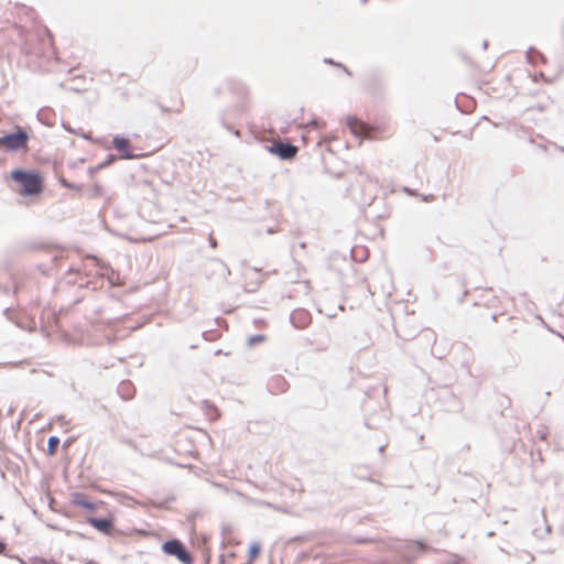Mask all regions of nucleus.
Wrapping results in <instances>:
<instances>
[{
  "label": "nucleus",
  "instance_id": "nucleus-24",
  "mask_svg": "<svg viewBox=\"0 0 564 564\" xmlns=\"http://www.w3.org/2000/svg\"><path fill=\"white\" fill-rule=\"evenodd\" d=\"M323 62H324L325 64H327V65H330V66H333V67H336V68L341 69V70H343L345 74H347L348 76H352L351 70H350V69H349L345 64H343V63H340V62H337V61H335V59H334V58H332V57H325V58L323 59Z\"/></svg>",
  "mask_w": 564,
  "mask_h": 564
},
{
  "label": "nucleus",
  "instance_id": "nucleus-11",
  "mask_svg": "<svg viewBox=\"0 0 564 564\" xmlns=\"http://www.w3.org/2000/svg\"><path fill=\"white\" fill-rule=\"evenodd\" d=\"M312 322L311 313L305 308H295L290 314V323L296 329L306 328Z\"/></svg>",
  "mask_w": 564,
  "mask_h": 564
},
{
  "label": "nucleus",
  "instance_id": "nucleus-31",
  "mask_svg": "<svg viewBox=\"0 0 564 564\" xmlns=\"http://www.w3.org/2000/svg\"><path fill=\"white\" fill-rule=\"evenodd\" d=\"M202 337L207 341H214L219 337V333L215 329L204 330Z\"/></svg>",
  "mask_w": 564,
  "mask_h": 564
},
{
  "label": "nucleus",
  "instance_id": "nucleus-20",
  "mask_svg": "<svg viewBox=\"0 0 564 564\" xmlns=\"http://www.w3.org/2000/svg\"><path fill=\"white\" fill-rule=\"evenodd\" d=\"M79 281V286L90 289L93 292H96L104 285L102 279L90 280L82 276Z\"/></svg>",
  "mask_w": 564,
  "mask_h": 564
},
{
  "label": "nucleus",
  "instance_id": "nucleus-26",
  "mask_svg": "<svg viewBox=\"0 0 564 564\" xmlns=\"http://www.w3.org/2000/svg\"><path fill=\"white\" fill-rule=\"evenodd\" d=\"M88 195L91 198H97L104 195V187L99 183H95L88 191Z\"/></svg>",
  "mask_w": 564,
  "mask_h": 564
},
{
  "label": "nucleus",
  "instance_id": "nucleus-41",
  "mask_svg": "<svg viewBox=\"0 0 564 564\" xmlns=\"http://www.w3.org/2000/svg\"><path fill=\"white\" fill-rule=\"evenodd\" d=\"M62 127H63V128H64V130H66L67 132H69V133H73V134H74L75 130H74L73 128H70L69 123H67V122L63 121V122H62Z\"/></svg>",
  "mask_w": 564,
  "mask_h": 564
},
{
  "label": "nucleus",
  "instance_id": "nucleus-57",
  "mask_svg": "<svg viewBox=\"0 0 564 564\" xmlns=\"http://www.w3.org/2000/svg\"><path fill=\"white\" fill-rule=\"evenodd\" d=\"M85 564H98V563L94 560H87Z\"/></svg>",
  "mask_w": 564,
  "mask_h": 564
},
{
  "label": "nucleus",
  "instance_id": "nucleus-14",
  "mask_svg": "<svg viewBox=\"0 0 564 564\" xmlns=\"http://www.w3.org/2000/svg\"><path fill=\"white\" fill-rule=\"evenodd\" d=\"M44 248L43 243L19 241L9 247V253L12 256L22 254L32 250Z\"/></svg>",
  "mask_w": 564,
  "mask_h": 564
},
{
  "label": "nucleus",
  "instance_id": "nucleus-17",
  "mask_svg": "<svg viewBox=\"0 0 564 564\" xmlns=\"http://www.w3.org/2000/svg\"><path fill=\"white\" fill-rule=\"evenodd\" d=\"M117 392L122 400L129 401V400L133 399V397L135 394V388H134V384L130 380H122L118 384Z\"/></svg>",
  "mask_w": 564,
  "mask_h": 564
},
{
  "label": "nucleus",
  "instance_id": "nucleus-29",
  "mask_svg": "<svg viewBox=\"0 0 564 564\" xmlns=\"http://www.w3.org/2000/svg\"><path fill=\"white\" fill-rule=\"evenodd\" d=\"M118 156L113 153H108L106 159L99 163V169H107L117 161Z\"/></svg>",
  "mask_w": 564,
  "mask_h": 564
},
{
  "label": "nucleus",
  "instance_id": "nucleus-30",
  "mask_svg": "<svg viewBox=\"0 0 564 564\" xmlns=\"http://www.w3.org/2000/svg\"><path fill=\"white\" fill-rule=\"evenodd\" d=\"M29 561L33 564H61L58 562H56L55 560H47L45 557H42V556H31L29 558Z\"/></svg>",
  "mask_w": 564,
  "mask_h": 564
},
{
  "label": "nucleus",
  "instance_id": "nucleus-64",
  "mask_svg": "<svg viewBox=\"0 0 564 564\" xmlns=\"http://www.w3.org/2000/svg\"><path fill=\"white\" fill-rule=\"evenodd\" d=\"M219 94H220V89H216L215 95H219Z\"/></svg>",
  "mask_w": 564,
  "mask_h": 564
},
{
  "label": "nucleus",
  "instance_id": "nucleus-61",
  "mask_svg": "<svg viewBox=\"0 0 564 564\" xmlns=\"http://www.w3.org/2000/svg\"><path fill=\"white\" fill-rule=\"evenodd\" d=\"M82 301H83V299H82V297H79V299H77V300L74 302V304H78V303H79V302H82Z\"/></svg>",
  "mask_w": 564,
  "mask_h": 564
},
{
  "label": "nucleus",
  "instance_id": "nucleus-51",
  "mask_svg": "<svg viewBox=\"0 0 564 564\" xmlns=\"http://www.w3.org/2000/svg\"><path fill=\"white\" fill-rule=\"evenodd\" d=\"M100 269L102 270V272H101L100 274H104V273H105V271H107V270H109V269H110V265H109V264H102V265L100 267Z\"/></svg>",
  "mask_w": 564,
  "mask_h": 564
},
{
  "label": "nucleus",
  "instance_id": "nucleus-1",
  "mask_svg": "<svg viewBox=\"0 0 564 564\" xmlns=\"http://www.w3.org/2000/svg\"><path fill=\"white\" fill-rule=\"evenodd\" d=\"M228 88L234 96L240 99V101L226 109H223L218 113V121L226 130L239 138V130L235 129L229 120L235 119L247 111L248 105L246 99L248 98L249 91L246 85L238 80H228Z\"/></svg>",
  "mask_w": 564,
  "mask_h": 564
},
{
  "label": "nucleus",
  "instance_id": "nucleus-5",
  "mask_svg": "<svg viewBox=\"0 0 564 564\" xmlns=\"http://www.w3.org/2000/svg\"><path fill=\"white\" fill-rule=\"evenodd\" d=\"M161 550L165 555L173 556L182 564H194V557L186 545L177 538L164 541Z\"/></svg>",
  "mask_w": 564,
  "mask_h": 564
},
{
  "label": "nucleus",
  "instance_id": "nucleus-56",
  "mask_svg": "<svg viewBox=\"0 0 564 564\" xmlns=\"http://www.w3.org/2000/svg\"><path fill=\"white\" fill-rule=\"evenodd\" d=\"M70 442H72V438H68L67 441H65L63 444V447L68 446L70 444Z\"/></svg>",
  "mask_w": 564,
  "mask_h": 564
},
{
  "label": "nucleus",
  "instance_id": "nucleus-62",
  "mask_svg": "<svg viewBox=\"0 0 564 564\" xmlns=\"http://www.w3.org/2000/svg\"><path fill=\"white\" fill-rule=\"evenodd\" d=\"M45 32L47 33V35H48L50 37H52V33H51V31H50V30H47V29H46V30H45Z\"/></svg>",
  "mask_w": 564,
  "mask_h": 564
},
{
  "label": "nucleus",
  "instance_id": "nucleus-9",
  "mask_svg": "<svg viewBox=\"0 0 564 564\" xmlns=\"http://www.w3.org/2000/svg\"><path fill=\"white\" fill-rule=\"evenodd\" d=\"M112 147L118 151L119 158L122 160L138 159L141 154H135L131 148L130 140L123 134L112 137Z\"/></svg>",
  "mask_w": 564,
  "mask_h": 564
},
{
  "label": "nucleus",
  "instance_id": "nucleus-32",
  "mask_svg": "<svg viewBox=\"0 0 564 564\" xmlns=\"http://www.w3.org/2000/svg\"><path fill=\"white\" fill-rule=\"evenodd\" d=\"M25 284L21 280H13L12 284V293L13 295H18L20 292L24 291Z\"/></svg>",
  "mask_w": 564,
  "mask_h": 564
},
{
  "label": "nucleus",
  "instance_id": "nucleus-8",
  "mask_svg": "<svg viewBox=\"0 0 564 564\" xmlns=\"http://www.w3.org/2000/svg\"><path fill=\"white\" fill-rule=\"evenodd\" d=\"M366 89L373 96H381L386 88V78L381 70H369L364 79Z\"/></svg>",
  "mask_w": 564,
  "mask_h": 564
},
{
  "label": "nucleus",
  "instance_id": "nucleus-3",
  "mask_svg": "<svg viewBox=\"0 0 564 564\" xmlns=\"http://www.w3.org/2000/svg\"><path fill=\"white\" fill-rule=\"evenodd\" d=\"M373 393H379V389L375 388L371 391H367V398L362 403V410L365 412V426L369 430H379L388 422L389 416L387 410L381 403H372Z\"/></svg>",
  "mask_w": 564,
  "mask_h": 564
},
{
  "label": "nucleus",
  "instance_id": "nucleus-36",
  "mask_svg": "<svg viewBox=\"0 0 564 564\" xmlns=\"http://www.w3.org/2000/svg\"><path fill=\"white\" fill-rule=\"evenodd\" d=\"M86 161L85 158H80L76 161H73V162H68L67 163V166L70 169V170H75L77 167H79V165H82L84 162Z\"/></svg>",
  "mask_w": 564,
  "mask_h": 564
},
{
  "label": "nucleus",
  "instance_id": "nucleus-16",
  "mask_svg": "<svg viewBox=\"0 0 564 564\" xmlns=\"http://www.w3.org/2000/svg\"><path fill=\"white\" fill-rule=\"evenodd\" d=\"M36 118L42 124L53 127L55 124L56 113L52 108L43 107L39 109Z\"/></svg>",
  "mask_w": 564,
  "mask_h": 564
},
{
  "label": "nucleus",
  "instance_id": "nucleus-6",
  "mask_svg": "<svg viewBox=\"0 0 564 564\" xmlns=\"http://www.w3.org/2000/svg\"><path fill=\"white\" fill-rule=\"evenodd\" d=\"M264 149L281 161H292L299 153V147L288 140H275L264 145Z\"/></svg>",
  "mask_w": 564,
  "mask_h": 564
},
{
  "label": "nucleus",
  "instance_id": "nucleus-4",
  "mask_svg": "<svg viewBox=\"0 0 564 564\" xmlns=\"http://www.w3.org/2000/svg\"><path fill=\"white\" fill-rule=\"evenodd\" d=\"M30 140V129L17 124L13 130L0 137V149L8 153L25 152L29 150Z\"/></svg>",
  "mask_w": 564,
  "mask_h": 564
},
{
  "label": "nucleus",
  "instance_id": "nucleus-60",
  "mask_svg": "<svg viewBox=\"0 0 564 564\" xmlns=\"http://www.w3.org/2000/svg\"><path fill=\"white\" fill-rule=\"evenodd\" d=\"M491 321H494V322L497 321V314H491Z\"/></svg>",
  "mask_w": 564,
  "mask_h": 564
},
{
  "label": "nucleus",
  "instance_id": "nucleus-44",
  "mask_svg": "<svg viewBox=\"0 0 564 564\" xmlns=\"http://www.w3.org/2000/svg\"><path fill=\"white\" fill-rule=\"evenodd\" d=\"M305 540H306V538L304 535H296L291 539V541H293V542H304Z\"/></svg>",
  "mask_w": 564,
  "mask_h": 564
},
{
  "label": "nucleus",
  "instance_id": "nucleus-53",
  "mask_svg": "<svg viewBox=\"0 0 564 564\" xmlns=\"http://www.w3.org/2000/svg\"><path fill=\"white\" fill-rule=\"evenodd\" d=\"M488 45H489L488 41H487V40H484V41H482V44H481L482 50H485V51H486V50L488 48Z\"/></svg>",
  "mask_w": 564,
  "mask_h": 564
},
{
  "label": "nucleus",
  "instance_id": "nucleus-12",
  "mask_svg": "<svg viewBox=\"0 0 564 564\" xmlns=\"http://www.w3.org/2000/svg\"><path fill=\"white\" fill-rule=\"evenodd\" d=\"M346 127L356 138H370L368 127L355 116H347Z\"/></svg>",
  "mask_w": 564,
  "mask_h": 564
},
{
  "label": "nucleus",
  "instance_id": "nucleus-13",
  "mask_svg": "<svg viewBox=\"0 0 564 564\" xmlns=\"http://www.w3.org/2000/svg\"><path fill=\"white\" fill-rule=\"evenodd\" d=\"M70 503L90 512L98 510V503L89 500L87 495L82 491L70 494Z\"/></svg>",
  "mask_w": 564,
  "mask_h": 564
},
{
  "label": "nucleus",
  "instance_id": "nucleus-23",
  "mask_svg": "<svg viewBox=\"0 0 564 564\" xmlns=\"http://www.w3.org/2000/svg\"><path fill=\"white\" fill-rule=\"evenodd\" d=\"M59 443H61V440H59L58 436H56V435L50 436L48 440H47L46 454L48 456H54L56 454V452H57Z\"/></svg>",
  "mask_w": 564,
  "mask_h": 564
},
{
  "label": "nucleus",
  "instance_id": "nucleus-27",
  "mask_svg": "<svg viewBox=\"0 0 564 564\" xmlns=\"http://www.w3.org/2000/svg\"><path fill=\"white\" fill-rule=\"evenodd\" d=\"M6 547H7V543L0 538V554H3L10 558H14L17 560L20 564H28V562L25 560H23L22 557H20L19 555H8L6 553Z\"/></svg>",
  "mask_w": 564,
  "mask_h": 564
},
{
  "label": "nucleus",
  "instance_id": "nucleus-40",
  "mask_svg": "<svg viewBox=\"0 0 564 564\" xmlns=\"http://www.w3.org/2000/svg\"><path fill=\"white\" fill-rule=\"evenodd\" d=\"M319 119L318 118H312L310 121H308V126H311L312 128H317L318 127V123H319Z\"/></svg>",
  "mask_w": 564,
  "mask_h": 564
},
{
  "label": "nucleus",
  "instance_id": "nucleus-52",
  "mask_svg": "<svg viewBox=\"0 0 564 564\" xmlns=\"http://www.w3.org/2000/svg\"><path fill=\"white\" fill-rule=\"evenodd\" d=\"M79 539H86V535L82 532H73Z\"/></svg>",
  "mask_w": 564,
  "mask_h": 564
},
{
  "label": "nucleus",
  "instance_id": "nucleus-28",
  "mask_svg": "<svg viewBox=\"0 0 564 564\" xmlns=\"http://www.w3.org/2000/svg\"><path fill=\"white\" fill-rule=\"evenodd\" d=\"M532 55H535L539 59L545 61V56L535 47L530 46L527 51V58L530 63H532Z\"/></svg>",
  "mask_w": 564,
  "mask_h": 564
},
{
  "label": "nucleus",
  "instance_id": "nucleus-7",
  "mask_svg": "<svg viewBox=\"0 0 564 564\" xmlns=\"http://www.w3.org/2000/svg\"><path fill=\"white\" fill-rule=\"evenodd\" d=\"M86 522L104 535H110L113 538L123 535L121 530L113 528L116 523V517L112 513H109L106 517L88 516L86 518Z\"/></svg>",
  "mask_w": 564,
  "mask_h": 564
},
{
  "label": "nucleus",
  "instance_id": "nucleus-18",
  "mask_svg": "<svg viewBox=\"0 0 564 564\" xmlns=\"http://www.w3.org/2000/svg\"><path fill=\"white\" fill-rule=\"evenodd\" d=\"M202 410L208 415L210 421H216L220 416V412L214 402L209 400L202 401Z\"/></svg>",
  "mask_w": 564,
  "mask_h": 564
},
{
  "label": "nucleus",
  "instance_id": "nucleus-63",
  "mask_svg": "<svg viewBox=\"0 0 564 564\" xmlns=\"http://www.w3.org/2000/svg\"><path fill=\"white\" fill-rule=\"evenodd\" d=\"M161 109H162V111H164V112L169 111V109H167V108H165V107H161Z\"/></svg>",
  "mask_w": 564,
  "mask_h": 564
},
{
  "label": "nucleus",
  "instance_id": "nucleus-25",
  "mask_svg": "<svg viewBox=\"0 0 564 564\" xmlns=\"http://www.w3.org/2000/svg\"><path fill=\"white\" fill-rule=\"evenodd\" d=\"M265 340V335L263 334H254V335H251L247 338V345L249 347H253L262 341Z\"/></svg>",
  "mask_w": 564,
  "mask_h": 564
},
{
  "label": "nucleus",
  "instance_id": "nucleus-10",
  "mask_svg": "<svg viewBox=\"0 0 564 564\" xmlns=\"http://www.w3.org/2000/svg\"><path fill=\"white\" fill-rule=\"evenodd\" d=\"M431 547L426 543V541L411 540L404 544L403 556L408 562H413L420 554L430 551Z\"/></svg>",
  "mask_w": 564,
  "mask_h": 564
},
{
  "label": "nucleus",
  "instance_id": "nucleus-39",
  "mask_svg": "<svg viewBox=\"0 0 564 564\" xmlns=\"http://www.w3.org/2000/svg\"><path fill=\"white\" fill-rule=\"evenodd\" d=\"M208 243H209L210 248H216L217 247V240L213 237L212 234L208 237Z\"/></svg>",
  "mask_w": 564,
  "mask_h": 564
},
{
  "label": "nucleus",
  "instance_id": "nucleus-33",
  "mask_svg": "<svg viewBox=\"0 0 564 564\" xmlns=\"http://www.w3.org/2000/svg\"><path fill=\"white\" fill-rule=\"evenodd\" d=\"M74 134L79 135L86 140H89L91 142H97V140L93 139L91 132H85L83 129L75 130Z\"/></svg>",
  "mask_w": 564,
  "mask_h": 564
},
{
  "label": "nucleus",
  "instance_id": "nucleus-47",
  "mask_svg": "<svg viewBox=\"0 0 564 564\" xmlns=\"http://www.w3.org/2000/svg\"><path fill=\"white\" fill-rule=\"evenodd\" d=\"M278 231H279V229L276 227H269L267 229V234H269V235H273V234H275Z\"/></svg>",
  "mask_w": 564,
  "mask_h": 564
},
{
  "label": "nucleus",
  "instance_id": "nucleus-34",
  "mask_svg": "<svg viewBox=\"0 0 564 564\" xmlns=\"http://www.w3.org/2000/svg\"><path fill=\"white\" fill-rule=\"evenodd\" d=\"M175 501L174 496H169L164 498L161 502H159L156 506L161 509H166L171 502Z\"/></svg>",
  "mask_w": 564,
  "mask_h": 564
},
{
  "label": "nucleus",
  "instance_id": "nucleus-38",
  "mask_svg": "<svg viewBox=\"0 0 564 564\" xmlns=\"http://www.w3.org/2000/svg\"><path fill=\"white\" fill-rule=\"evenodd\" d=\"M90 310L96 317L100 316L105 311L102 305H93Z\"/></svg>",
  "mask_w": 564,
  "mask_h": 564
},
{
  "label": "nucleus",
  "instance_id": "nucleus-54",
  "mask_svg": "<svg viewBox=\"0 0 564 564\" xmlns=\"http://www.w3.org/2000/svg\"><path fill=\"white\" fill-rule=\"evenodd\" d=\"M455 105H456L457 110H459L460 112H466V110L460 107V105L457 102V100H455Z\"/></svg>",
  "mask_w": 564,
  "mask_h": 564
},
{
  "label": "nucleus",
  "instance_id": "nucleus-19",
  "mask_svg": "<svg viewBox=\"0 0 564 564\" xmlns=\"http://www.w3.org/2000/svg\"><path fill=\"white\" fill-rule=\"evenodd\" d=\"M210 262L215 265L214 272L218 273L224 279L230 275V270L227 264L219 258H212Z\"/></svg>",
  "mask_w": 564,
  "mask_h": 564
},
{
  "label": "nucleus",
  "instance_id": "nucleus-2",
  "mask_svg": "<svg viewBox=\"0 0 564 564\" xmlns=\"http://www.w3.org/2000/svg\"><path fill=\"white\" fill-rule=\"evenodd\" d=\"M9 177L17 185L13 191L23 197L40 194L44 186V177L34 169L15 167L10 172Z\"/></svg>",
  "mask_w": 564,
  "mask_h": 564
},
{
  "label": "nucleus",
  "instance_id": "nucleus-21",
  "mask_svg": "<svg viewBox=\"0 0 564 564\" xmlns=\"http://www.w3.org/2000/svg\"><path fill=\"white\" fill-rule=\"evenodd\" d=\"M261 550V544L258 541L251 542L248 547V561L245 564H252V562L260 555Z\"/></svg>",
  "mask_w": 564,
  "mask_h": 564
},
{
  "label": "nucleus",
  "instance_id": "nucleus-22",
  "mask_svg": "<svg viewBox=\"0 0 564 564\" xmlns=\"http://www.w3.org/2000/svg\"><path fill=\"white\" fill-rule=\"evenodd\" d=\"M58 183L62 187L67 188L69 191H74L76 193H80L84 188L83 184L70 182L64 176L58 177Z\"/></svg>",
  "mask_w": 564,
  "mask_h": 564
},
{
  "label": "nucleus",
  "instance_id": "nucleus-48",
  "mask_svg": "<svg viewBox=\"0 0 564 564\" xmlns=\"http://www.w3.org/2000/svg\"><path fill=\"white\" fill-rule=\"evenodd\" d=\"M218 564H227L226 557L224 554L219 556Z\"/></svg>",
  "mask_w": 564,
  "mask_h": 564
},
{
  "label": "nucleus",
  "instance_id": "nucleus-55",
  "mask_svg": "<svg viewBox=\"0 0 564 564\" xmlns=\"http://www.w3.org/2000/svg\"><path fill=\"white\" fill-rule=\"evenodd\" d=\"M403 191H404L405 193H408L409 195H411V194H412V192H413V189H411L410 187H406V186L403 188Z\"/></svg>",
  "mask_w": 564,
  "mask_h": 564
},
{
  "label": "nucleus",
  "instance_id": "nucleus-59",
  "mask_svg": "<svg viewBox=\"0 0 564 564\" xmlns=\"http://www.w3.org/2000/svg\"><path fill=\"white\" fill-rule=\"evenodd\" d=\"M299 246H300V248L305 249L306 248V242L302 241V242H300Z\"/></svg>",
  "mask_w": 564,
  "mask_h": 564
},
{
  "label": "nucleus",
  "instance_id": "nucleus-49",
  "mask_svg": "<svg viewBox=\"0 0 564 564\" xmlns=\"http://www.w3.org/2000/svg\"><path fill=\"white\" fill-rule=\"evenodd\" d=\"M386 447H387V445H386V444H382V445H380V446H379L378 452H379V454H380V455H383V454H384V449H386Z\"/></svg>",
  "mask_w": 564,
  "mask_h": 564
},
{
  "label": "nucleus",
  "instance_id": "nucleus-50",
  "mask_svg": "<svg viewBox=\"0 0 564 564\" xmlns=\"http://www.w3.org/2000/svg\"><path fill=\"white\" fill-rule=\"evenodd\" d=\"M11 310H12V308H11L10 306H9V307H6V308L3 310V315H6L8 318H10L9 314H10Z\"/></svg>",
  "mask_w": 564,
  "mask_h": 564
},
{
  "label": "nucleus",
  "instance_id": "nucleus-46",
  "mask_svg": "<svg viewBox=\"0 0 564 564\" xmlns=\"http://www.w3.org/2000/svg\"><path fill=\"white\" fill-rule=\"evenodd\" d=\"M261 283H262V281H261V280H259V281L254 284V286H253V288H251V289H246V291H247V292H254V291L260 286V284H261Z\"/></svg>",
  "mask_w": 564,
  "mask_h": 564
},
{
  "label": "nucleus",
  "instance_id": "nucleus-37",
  "mask_svg": "<svg viewBox=\"0 0 564 564\" xmlns=\"http://www.w3.org/2000/svg\"><path fill=\"white\" fill-rule=\"evenodd\" d=\"M101 170H102V169H99V164H97L96 166H89V167L87 169V174H88L89 178H94V177H95V175H96L99 171H101Z\"/></svg>",
  "mask_w": 564,
  "mask_h": 564
},
{
  "label": "nucleus",
  "instance_id": "nucleus-35",
  "mask_svg": "<svg viewBox=\"0 0 564 564\" xmlns=\"http://www.w3.org/2000/svg\"><path fill=\"white\" fill-rule=\"evenodd\" d=\"M373 540L371 538H366V536H355L354 538V543L355 544H367V543H371Z\"/></svg>",
  "mask_w": 564,
  "mask_h": 564
},
{
  "label": "nucleus",
  "instance_id": "nucleus-42",
  "mask_svg": "<svg viewBox=\"0 0 564 564\" xmlns=\"http://www.w3.org/2000/svg\"><path fill=\"white\" fill-rule=\"evenodd\" d=\"M265 505H267L268 507H270V508H273L274 510L283 511V512H285V513L288 512L286 508H280V507H278V506H275V505H272V503H270V502H267Z\"/></svg>",
  "mask_w": 564,
  "mask_h": 564
},
{
  "label": "nucleus",
  "instance_id": "nucleus-43",
  "mask_svg": "<svg viewBox=\"0 0 564 564\" xmlns=\"http://www.w3.org/2000/svg\"><path fill=\"white\" fill-rule=\"evenodd\" d=\"M0 293L9 294L10 293V288L8 285L0 284Z\"/></svg>",
  "mask_w": 564,
  "mask_h": 564
},
{
  "label": "nucleus",
  "instance_id": "nucleus-45",
  "mask_svg": "<svg viewBox=\"0 0 564 564\" xmlns=\"http://www.w3.org/2000/svg\"><path fill=\"white\" fill-rule=\"evenodd\" d=\"M434 199V195L433 194H427V195H423L422 196V200L424 202H431Z\"/></svg>",
  "mask_w": 564,
  "mask_h": 564
},
{
  "label": "nucleus",
  "instance_id": "nucleus-15",
  "mask_svg": "<svg viewBox=\"0 0 564 564\" xmlns=\"http://www.w3.org/2000/svg\"><path fill=\"white\" fill-rule=\"evenodd\" d=\"M289 387V382L282 376H274L268 381V390L272 394L283 393Z\"/></svg>",
  "mask_w": 564,
  "mask_h": 564
},
{
  "label": "nucleus",
  "instance_id": "nucleus-58",
  "mask_svg": "<svg viewBox=\"0 0 564 564\" xmlns=\"http://www.w3.org/2000/svg\"><path fill=\"white\" fill-rule=\"evenodd\" d=\"M270 204H271V200H270V199H265V200H264L265 208H268V207L270 206Z\"/></svg>",
  "mask_w": 564,
  "mask_h": 564
}]
</instances>
